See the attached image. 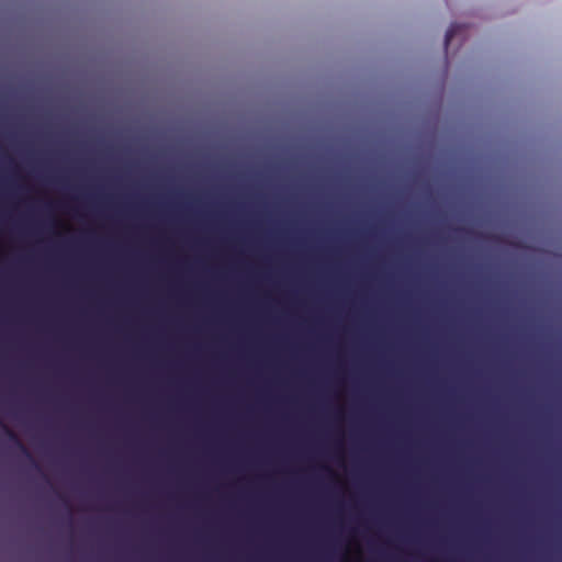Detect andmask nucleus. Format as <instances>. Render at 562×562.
<instances>
[{
	"mask_svg": "<svg viewBox=\"0 0 562 562\" xmlns=\"http://www.w3.org/2000/svg\"><path fill=\"white\" fill-rule=\"evenodd\" d=\"M0 428L7 436L8 440L30 462L31 464L36 469L41 470L38 463L34 460L29 449L23 445V442L20 440L19 436L10 429L1 419H0Z\"/></svg>",
	"mask_w": 562,
	"mask_h": 562,
	"instance_id": "nucleus-1",
	"label": "nucleus"
},
{
	"mask_svg": "<svg viewBox=\"0 0 562 562\" xmlns=\"http://www.w3.org/2000/svg\"><path fill=\"white\" fill-rule=\"evenodd\" d=\"M465 30V25L459 24V23H452L450 27L448 29L446 36H445V50L447 52L448 46L452 38L459 34H461Z\"/></svg>",
	"mask_w": 562,
	"mask_h": 562,
	"instance_id": "nucleus-2",
	"label": "nucleus"
},
{
	"mask_svg": "<svg viewBox=\"0 0 562 562\" xmlns=\"http://www.w3.org/2000/svg\"><path fill=\"white\" fill-rule=\"evenodd\" d=\"M60 498L63 499V502H64L65 506H66L67 508H69L68 501H67L66 498H64L63 496H60Z\"/></svg>",
	"mask_w": 562,
	"mask_h": 562,
	"instance_id": "nucleus-3",
	"label": "nucleus"
}]
</instances>
